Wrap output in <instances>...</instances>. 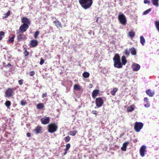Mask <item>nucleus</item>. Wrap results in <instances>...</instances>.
I'll use <instances>...</instances> for the list:
<instances>
[{"instance_id":"obj_11","label":"nucleus","mask_w":159,"mask_h":159,"mask_svg":"<svg viewBox=\"0 0 159 159\" xmlns=\"http://www.w3.org/2000/svg\"><path fill=\"white\" fill-rule=\"evenodd\" d=\"M146 151V146L145 145H142L140 149V153L141 156L142 157H144Z\"/></svg>"},{"instance_id":"obj_37","label":"nucleus","mask_w":159,"mask_h":159,"mask_svg":"<svg viewBox=\"0 0 159 159\" xmlns=\"http://www.w3.org/2000/svg\"><path fill=\"white\" fill-rule=\"evenodd\" d=\"M25 52H24V54L25 56H28L29 54V52L27 50V49L25 48H24Z\"/></svg>"},{"instance_id":"obj_4","label":"nucleus","mask_w":159,"mask_h":159,"mask_svg":"<svg viewBox=\"0 0 159 159\" xmlns=\"http://www.w3.org/2000/svg\"><path fill=\"white\" fill-rule=\"evenodd\" d=\"M16 88H8L5 92V97L9 98L13 96L15 94L14 91L16 89Z\"/></svg>"},{"instance_id":"obj_25","label":"nucleus","mask_w":159,"mask_h":159,"mask_svg":"<svg viewBox=\"0 0 159 159\" xmlns=\"http://www.w3.org/2000/svg\"><path fill=\"white\" fill-rule=\"evenodd\" d=\"M118 89L116 88H113L112 90L111 91L110 93L112 95H115Z\"/></svg>"},{"instance_id":"obj_35","label":"nucleus","mask_w":159,"mask_h":159,"mask_svg":"<svg viewBox=\"0 0 159 159\" xmlns=\"http://www.w3.org/2000/svg\"><path fill=\"white\" fill-rule=\"evenodd\" d=\"M152 10V9L151 8H149L144 11L143 12V14L144 15H146L148 14L149 12L151 11Z\"/></svg>"},{"instance_id":"obj_3","label":"nucleus","mask_w":159,"mask_h":159,"mask_svg":"<svg viewBox=\"0 0 159 159\" xmlns=\"http://www.w3.org/2000/svg\"><path fill=\"white\" fill-rule=\"evenodd\" d=\"M47 127L48 132L51 133L56 132L58 129L57 124L54 123H51L49 124L48 125Z\"/></svg>"},{"instance_id":"obj_19","label":"nucleus","mask_w":159,"mask_h":159,"mask_svg":"<svg viewBox=\"0 0 159 159\" xmlns=\"http://www.w3.org/2000/svg\"><path fill=\"white\" fill-rule=\"evenodd\" d=\"M129 143V142H125L123 143V146L121 148V150L124 151H125L126 150L127 146Z\"/></svg>"},{"instance_id":"obj_45","label":"nucleus","mask_w":159,"mask_h":159,"mask_svg":"<svg viewBox=\"0 0 159 159\" xmlns=\"http://www.w3.org/2000/svg\"><path fill=\"white\" fill-rule=\"evenodd\" d=\"M40 60L39 64L40 65H42L44 62V60L42 58H41Z\"/></svg>"},{"instance_id":"obj_26","label":"nucleus","mask_w":159,"mask_h":159,"mask_svg":"<svg viewBox=\"0 0 159 159\" xmlns=\"http://www.w3.org/2000/svg\"><path fill=\"white\" fill-rule=\"evenodd\" d=\"M140 42L143 45H144L145 42V39L142 36L140 37Z\"/></svg>"},{"instance_id":"obj_13","label":"nucleus","mask_w":159,"mask_h":159,"mask_svg":"<svg viewBox=\"0 0 159 159\" xmlns=\"http://www.w3.org/2000/svg\"><path fill=\"white\" fill-rule=\"evenodd\" d=\"M21 22L23 24H25L28 25L29 26L30 24V21L26 17H23L21 19Z\"/></svg>"},{"instance_id":"obj_43","label":"nucleus","mask_w":159,"mask_h":159,"mask_svg":"<svg viewBox=\"0 0 159 159\" xmlns=\"http://www.w3.org/2000/svg\"><path fill=\"white\" fill-rule=\"evenodd\" d=\"M35 74V72L33 71H32L30 72V75L31 76L34 75Z\"/></svg>"},{"instance_id":"obj_24","label":"nucleus","mask_w":159,"mask_h":159,"mask_svg":"<svg viewBox=\"0 0 159 159\" xmlns=\"http://www.w3.org/2000/svg\"><path fill=\"white\" fill-rule=\"evenodd\" d=\"M135 33L133 30H131L128 33L129 36L131 38H133L135 36Z\"/></svg>"},{"instance_id":"obj_20","label":"nucleus","mask_w":159,"mask_h":159,"mask_svg":"<svg viewBox=\"0 0 159 159\" xmlns=\"http://www.w3.org/2000/svg\"><path fill=\"white\" fill-rule=\"evenodd\" d=\"M44 105L43 103L38 104L36 106L37 109L39 110H42L44 108Z\"/></svg>"},{"instance_id":"obj_5","label":"nucleus","mask_w":159,"mask_h":159,"mask_svg":"<svg viewBox=\"0 0 159 159\" xmlns=\"http://www.w3.org/2000/svg\"><path fill=\"white\" fill-rule=\"evenodd\" d=\"M143 125L142 123L136 122H135L134 125V129L136 132H139L142 128Z\"/></svg>"},{"instance_id":"obj_15","label":"nucleus","mask_w":159,"mask_h":159,"mask_svg":"<svg viewBox=\"0 0 159 159\" xmlns=\"http://www.w3.org/2000/svg\"><path fill=\"white\" fill-rule=\"evenodd\" d=\"M140 66L139 64L136 63L133 64L132 66L133 70L134 71H138L140 69Z\"/></svg>"},{"instance_id":"obj_28","label":"nucleus","mask_w":159,"mask_h":159,"mask_svg":"<svg viewBox=\"0 0 159 159\" xmlns=\"http://www.w3.org/2000/svg\"><path fill=\"white\" fill-rule=\"evenodd\" d=\"M134 107L132 106L128 107L127 108V111L128 112H131L134 110Z\"/></svg>"},{"instance_id":"obj_52","label":"nucleus","mask_w":159,"mask_h":159,"mask_svg":"<svg viewBox=\"0 0 159 159\" xmlns=\"http://www.w3.org/2000/svg\"><path fill=\"white\" fill-rule=\"evenodd\" d=\"M133 142L134 143H136L137 141H138V140L137 139H134L133 140Z\"/></svg>"},{"instance_id":"obj_18","label":"nucleus","mask_w":159,"mask_h":159,"mask_svg":"<svg viewBox=\"0 0 159 159\" xmlns=\"http://www.w3.org/2000/svg\"><path fill=\"white\" fill-rule=\"evenodd\" d=\"M146 93L150 97H152L154 94V92L152 91L150 89H148L146 90Z\"/></svg>"},{"instance_id":"obj_30","label":"nucleus","mask_w":159,"mask_h":159,"mask_svg":"<svg viewBox=\"0 0 159 159\" xmlns=\"http://www.w3.org/2000/svg\"><path fill=\"white\" fill-rule=\"evenodd\" d=\"M15 38V36L14 35H12V37L10 38L8 42L9 43H13L14 41V39Z\"/></svg>"},{"instance_id":"obj_7","label":"nucleus","mask_w":159,"mask_h":159,"mask_svg":"<svg viewBox=\"0 0 159 159\" xmlns=\"http://www.w3.org/2000/svg\"><path fill=\"white\" fill-rule=\"evenodd\" d=\"M104 103V101L102 98L98 97L96 98L95 104L96 106L100 107H101Z\"/></svg>"},{"instance_id":"obj_21","label":"nucleus","mask_w":159,"mask_h":159,"mask_svg":"<svg viewBox=\"0 0 159 159\" xmlns=\"http://www.w3.org/2000/svg\"><path fill=\"white\" fill-rule=\"evenodd\" d=\"M131 53L133 55H135L136 54L135 49L134 47H132L130 48Z\"/></svg>"},{"instance_id":"obj_46","label":"nucleus","mask_w":159,"mask_h":159,"mask_svg":"<svg viewBox=\"0 0 159 159\" xmlns=\"http://www.w3.org/2000/svg\"><path fill=\"white\" fill-rule=\"evenodd\" d=\"M47 96V93H43L42 94V97L43 98L46 97Z\"/></svg>"},{"instance_id":"obj_6","label":"nucleus","mask_w":159,"mask_h":159,"mask_svg":"<svg viewBox=\"0 0 159 159\" xmlns=\"http://www.w3.org/2000/svg\"><path fill=\"white\" fill-rule=\"evenodd\" d=\"M118 19L120 23L122 25H125L127 20L125 16L123 14H119L118 16Z\"/></svg>"},{"instance_id":"obj_8","label":"nucleus","mask_w":159,"mask_h":159,"mask_svg":"<svg viewBox=\"0 0 159 159\" xmlns=\"http://www.w3.org/2000/svg\"><path fill=\"white\" fill-rule=\"evenodd\" d=\"M17 40L19 42L22 41L26 39V36L23 34V33H17Z\"/></svg>"},{"instance_id":"obj_27","label":"nucleus","mask_w":159,"mask_h":159,"mask_svg":"<svg viewBox=\"0 0 159 159\" xmlns=\"http://www.w3.org/2000/svg\"><path fill=\"white\" fill-rule=\"evenodd\" d=\"M90 75V74L89 73L87 72H85L83 74V76L85 78H88Z\"/></svg>"},{"instance_id":"obj_14","label":"nucleus","mask_w":159,"mask_h":159,"mask_svg":"<svg viewBox=\"0 0 159 159\" xmlns=\"http://www.w3.org/2000/svg\"><path fill=\"white\" fill-rule=\"evenodd\" d=\"M30 47L34 48L38 45V42L36 40L33 39L30 42Z\"/></svg>"},{"instance_id":"obj_29","label":"nucleus","mask_w":159,"mask_h":159,"mask_svg":"<svg viewBox=\"0 0 159 159\" xmlns=\"http://www.w3.org/2000/svg\"><path fill=\"white\" fill-rule=\"evenodd\" d=\"M10 11H8L7 13L4 14V16H3L2 17L3 19H5V18L8 17L10 15Z\"/></svg>"},{"instance_id":"obj_36","label":"nucleus","mask_w":159,"mask_h":159,"mask_svg":"<svg viewBox=\"0 0 159 159\" xmlns=\"http://www.w3.org/2000/svg\"><path fill=\"white\" fill-rule=\"evenodd\" d=\"M39 31H36L35 32L34 34V37L35 39H36L37 38L39 34Z\"/></svg>"},{"instance_id":"obj_48","label":"nucleus","mask_w":159,"mask_h":159,"mask_svg":"<svg viewBox=\"0 0 159 159\" xmlns=\"http://www.w3.org/2000/svg\"><path fill=\"white\" fill-rule=\"evenodd\" d=\"M150 106V103L148 102H147V103L144 105V107H149Z\"/></svg>"},{"instance_id":"obj_38","label":"nucleus","mask_w":159,"mask_h":159,"mask_svg":"<svg viewBox=\"0 0 159 159\" xmlns=\"http://www.w3.org/2000/svg\"><path fill=\"white\" fill-rule=\"evenodd\" d=\"M64 140L66 142H68L70 139V138L69 136H68L65 137L64 139Z\"/></svg>"},{"instance_id":"obj_32","label":"nucleus","mask_w":159,"mask_h":159,"mask_svg":"<svg viewBox=\"0 0 159 159\" xmlns=\"http://www.w3.org/2000/svg\"><path fill=\"white\" fill-rule=\"evenodd\" d=\"M155 23L156 28L159 32V21H156Z\"/></svg>"},{"instance_id":"obj_39","label":"nucleus","mask_w":159,"mask_h":159,"mask_svg":"<svg viewBox=\"0 0 159 159\" xmlns=\"http://www.w3.org/2000/svg\"><path fill=\"white\" fill-rule=\"evenodd\" d=\"M27 104V102L25 100H22L20 102V104L22 106H24Z\"/></svg>"},{"instance_id":"obj_41","label":"nucleus","mask_w":159,"mask_h":159,"mask_svg":"<svg viewBox=\"0 0 159 159\" xmlns=\"http://www.w3.org/2000/svg\"><path fill=\"white\" fill-rule=\"evenodd\" d=\"M70 147V143L67 144L66 145V148L64 149V150H65L66 151H68Z\"/></svg>"},{"instance_id":"obj_42","label":"nucleus","mask_w":159,"mask_h":159,"mask_svg":"<svg viewBox=\"0 0 159 159\" xmlns=\"http://www.w3.org/2000/svg\"><path fill=\"white\" fill-rule=\"evenodd\" d=\"M24 80L23 79H21L20 80H19L18 81V82L19 84L20 85H22L23 84Z\"/></svg>"},{"instance_id":"obj_53","label":"nucleus","mask_w":159,"mask_h":159,"mask_svg":"<svg viewBox=\"0 0 159 159\" xmlns=\"http://www.w3.org/2000/svg\"><path fill=\"white\" fill-rule=\"evenodd\" d=\"M64 150L65 151V152L64 153V155H65L67 153V151H66V150H64Z\"/></svg>"},{"instance_id":"obj_16","label":"nucleus","mask_w":159,"mask_h":159,"mask_svg":"<svg viewBox=\"0 0 159 159\" xmlns=\"http://www.w3.org/2000/svg\"><path fill=\"white\" fill-rule=\"evenodd\" d=\"M53 23L57 28H62V27L61 22L58 19H57L56 20L53 21Z\"/></svg>"},{"instance_id":"obj_49","label":"nucleus","mask_w":159,"mask_h":159,"mask_svg":"<svg viewBox=\"0 0 159 159\" xmlns=\"http://www.w3.org/2000/svg\"><path fill=\"white\" fill-rule=\"evenodd\" d=\"M148 98L147 97H145V98H144V102H148Z\"/></svg>"},{"instance_id":"obj_17","label":"nucleus","mask_w":159,"mask_h":159,"mask_svg":"<svg viewBox=\"0 0 159 159\" xmlns=\"http://www.w3.org/2000/svg\"><path fill=\"white\" fill-rule=\"evenodd\" d=\"M100 91L98 89H95L93 90L92 93V96L93 98H95L96 97L99 93Z\"/></svg>"},{"instance_id":"obj_1","label":"nucleus","mask_w":159,"mask_h":159,"mask_svg":"<svg viewBox=\"0 0 159 159\" xmlns=\"http://www.w3.org/2000/svg\"><path fill=\"white\" fill-rule=\"evenodd\" d=\"M114 66L115 67L118 68H120L122 67L123 65H125L127 62L125 56H123L121 58V62H120V57L119 54L116 53L113 58Z\"/></svg>"},{"instance_id":"obj_9","label":"nucleus","mask_w":159,"mask_h":159,"mask_svg":"<svg viewBox=\"0 0 159 159\" xmlns=\"http://www.w3.org/2000/svg\"><path fill=\"white\" fill-rule=\"evenodd\" d=\"M29 26L27 24H23L19 28V30L21 33H24L29 28Z\"/></svg>"},{"instance_id":"obj_12","label":"nucleus","mask_w":159,"mask_h":159,"mask_svg":"<svg viewBox=\"0 0 159 159\" xmlns=\"http://www.w3.org/2000/svg\"><path fill=\"white\" fill-rule=\"evenodd\" d=\"M42 128L41 126H37L33 130L36 134H39L42 133Z\"/></svg>"},{"instance_id":"obj_10","label":"nucleus","mask_w":159,"mask_h":159,"mask_svg":"<svg viewBox=\"0 0 159 159\" xmlns=\"http://www.w3.org/2000/svg\"><path fill=\"white\" fill-rule=\"evenodd\" d=\"M41 121L43 124H47L50 122V118L49 117L45 116L44 118H42L41 119Z\"/></svg>"},{"instance_id":"obj_34","label":"nucleus","mask_w":159,"mask_h":159,"mask_svg":"<svg viewBox=\"0 0 159 159\" xmlns=\"http://www.w3.org/2000/svg\"><path fill=\"white\" fill-rule=\"evenodd\" d=\"M11 102L9 101H7L6 102L5 105L7 107H9L11 105Z\"/></svg>"},{"instance_id":"obj_40","label":"nucleus","mask_w":159,"mask_h":159,"mask_svg":"<svg viewBox=\"0 0 159 159\" xmlns=\"http://www.w3.org/2000/svg\"><path fill=\"white\" fill-rule=\"evenodd\" d=\"M125 54L127 56H128L129 54V52L128 49H126L125 50Z\"/></svg>"},{"instance_id":"obj_22","label":"nucleus","mask_w":159,"mask_h":159,"mask_svg":"<svg viewBox=\"0 0 159 159\" xmlns=\"http://www.w3.org/2000/svg\"><path fill=\"white\" fill-rule=\"evenodd\" d=\"M159 0H151L153 4L156 7L159 6Z\"/></svg>"},{"instance_id":"obj_50","label":"nucleus","mask_w":159,"mask_h":159,"mask_svg":"<svg viewBox=\"0 0 159 159\" xmlns=\"http://www.w3.org/2000/svg\"><path fill=\"white\" fill-rule=\"evenodd\" d=\"M11 66V64H10V63H8V64H7V65H6L5 66V67H9V66Z\"/></svg>"},{"instance_id":"obj_31","label":"nucleus","mask_w":159,"mask_h":159,"mask_svg":"<svg viewBox=\"0 0 159 159\" xmlns=\"http://www.w3.org/2000/svg\"><path fill=\"white\" fill-rule=\"evenodd\" d=\"M74 89L75 90H80V87L78 84H75L74 85Z\"/></svg>"},{"instance_id":"obj_33","label":"nucleus","mask_w":159,"mask_h":159,"mask_svg":"<svg viewBox=\"0 0 159 159\" xmlns=\"http://www.w3.org/2000/svg\"><path fill=\"white\" fill-rule=\"evenodd\" d=\"M5 33L3 31L0 32V41L4 37Z\"/></svg>"},{"instance_id":"obj_51","label":"nucleus","mask_w":159,"mask_h":159,"mask_svg":"<svg viewBox=\"0 0 159 159\" xmlns=\"http://www.w3.org/2000/svg\"><path fill=\"white\" fill-rule=\"evenodd\" d=\"M27 136L28 137H30L31 136V134L30 133H28L27 134Z\"/></svg>"},{"instance_id":"obj_47","label":"nucleus","mask_w":159,"mask_h":159,"mask_svg":"<svg viewBox=\"0 0 159 159\" xmlns=\"http://www.w3.org/2000/svg\"><path fill=\"white\" fill-rule=\"evenodd\" d=\"M144 2L145 4L148 3V5L150 4V1L148 0H144Z\"/></svg>"},{"instance_id":"obj_2","label":"nucleus","mask_w":159,"mask_h":159,"mask_svg":"<svg viewBox=\"0 0 159 159\" xmlns=\"http://www.w3.org/2000/svg\"><path fill=\"white\" fill-rule=\"evenodd\" d=\"M79 2L81 7L85 10L90 8L93 3V0H79Z\"/></svg>"},{"instance_id":"obj_44","label":"nucleus","mask_w":159,"mask_h":159,"mask_svg":"<svg viewBox=\"0 0 159 159\" xmlns=\"http://www.w3.org/2000/svg\"><path fill=\"white\" fill-rule=\"evenodd\" d=\"M92 113L95 115V116H96L97 115V112L96 110H93L92 111Z\"/></svg>"},{"instance_id":"obj_23","label":"nucleus","mask_w":159,"mask_h":159,"mask_svg":"<svg viewBox=\"0 0 159 159\" xmlns=\"http://www.w3.org/2000/svg\"><path fill=\"white\" fill-rule=\"evenodd\" d=\"M77 132L76 130H71L68 133V134L71 136H74L77 133Z\"/></svg>"}]
</instances>
